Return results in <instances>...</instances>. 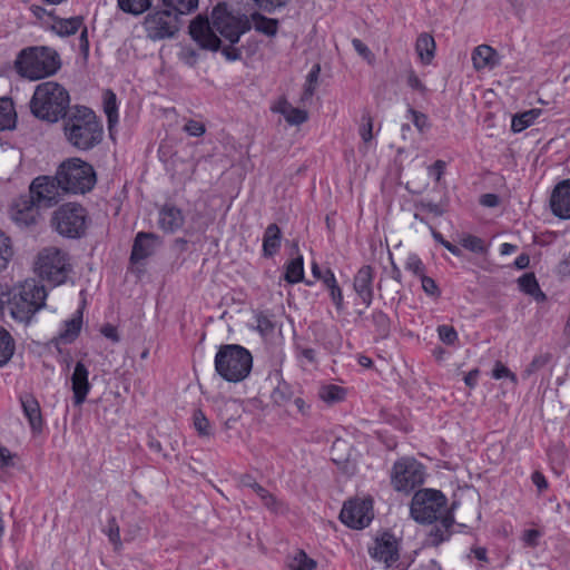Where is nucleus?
Here are the masks:
<instances>
[{
	"mask_svg": "<svg viewBox=\"0 0 570 570\" xmlns=\"http://www.w3.org/2000/svg\"><path fill=\"white\" fill-rule=\"evenodd\" d=\"M250 28L246 16H234L218 6L213 10V26L208 19L197 17L189 26V33L202 48L216 51L220 47L216 32L234 45Z\"/></svg>",
	"mask_w": 570,
	"mask_h": 570,
	"instance_id": "f257e3e1",
	"label": "nucleus"
},
{
	"mask_svg": "<svg viewBox=\"0 0 570 570\" xmlns=\"http://www.w3.org/2000/svg\"><path fill=\"white\" fill-rule=\"evenodd\" d=\"M63 134L67 141L75 148L89 150L102 141L104 128L92 110L87 107H76L65 118Z\"/></svg>",
	"mask_w": 570,
	"mask_h": 570,
	"instance_id": "f03ea898",
	"label": "nucleus"
},
{
	"mask_svg": "<svg viewBox=\"0 0 570 570\" xmlns=\"http://www.w3.org/2000/svg\"><path fill=\"white\" fill-rule=\"evenodd\" d=\"M70 106L68 90L56 81H45L36 87L30 100V110L35 117L48 122L66 118Z\"/></svg>",
	"mask_w": 570,
	"mask_h": 570,
	"instance_id": "7ed1b4c3",
	"label": "nucleus"
},
{
	"mask_svg": "<svg viewBox=\"0 0 570 570\" xmlns=\"http://www.w3.org/2000/svg\"><path fill=\"white\" fill-rule=\"evenodd\" d=\"M96 180H32L29 193L37 207H51L70 195L86 194Z\"/></svg>",
	"mask_w": 570,
	"mask_h": 570,
	"instance_id": "20e7f679",
	"label": "nucleus"
},
{
	"mask_svg": "<svg viewBox=\"0 0 570 570\" xmlns=\"http://www.w3.org/2000/svg\"><path fill=\"white\" fill-rule=\"evenodd\" d=\"M46 297L47 292L42 284L36 279H27L8 298L9 312L14 320L27 323L45 306Z\"/></svg>",
	"mask_w": 570,
	"mask_h": 570,
	"instance_id": "39448f33",
	"label": "nucleus"
},
{
	"mask_svg": "<svg viewBox=\"0 0 570 570\" xmlns=\"http://www.w3.org/2000/svg\"><path fill=\"white\" fill-rule=\"evenodd\" d=\"M60 68L58 53L47 47L23 49L16 60L18 73L30 80L53 75Z\"/></svg>",
	"mask_w": 570,
	"mask_h": 570,
	"instance_id": "423d86ee",
	"label": "nucleus"
},
{
	"mask_svg": "<svg viewBox=\"0 0 570 570\" xmlns=\"http://www.w3.org/2000/svg\"><path fill=\"white\" fill-rule=\"evenodd\" d=\"M252 365L249 351L236 344L220 346L215 356L216 372L228 382L237 383L246 379Z\"/></svg>",
	"mask_w": 570,
	"mask_h": 570,
	"instance_id": "0eeeda50",
	"label": "nucleus"
},
{
	"mask_svg": "<svg viewBox=\"0 0 570 570\" xmlns=\"http://www.w3.org/2000/svg\"><path fill=\"white\" fill-rule=\"evenodd\" d=\"M36 273L47 282L57 286L65 283L71 272L68 254L55 246L41 249L35 262Z\"/></svg>",
	"mask_w": 570,
	"mask_h": 570,
	"instance_id": "6e6552de",
	"label": "nucleus"
},
{
	"mask_svg": "<svg viewBox=\"0 0 570 570\" xmlns=\"http://www.w3.org/2000/svg\"><path fill=\"white\" fill-rule=\"evenodd\" d=\"M89 220L86 208L77 203H67L53 212L51 225L63 237L80 238L85 235Z\"/></svg>",
	"mask_w": 570,
	"mask_h": 570,
	"instance_id": "1a4fd4ad",
	"label": "nucleus"
},
{
	"mask_svg": "<svg viewBox=\"0 0 570 570\" xmlns=\"http://www.w3.org/2000/svg\"><path fill=\"white\" fill-rule=\"evenodd\" d=\"M410 512L420 523H432L440 518L451 514L446 508L445 495L438 490L423 489L412 498Z\"/></svg>",
	"mask_w": 570,
	"mask_h": 570,
	"instance_id": "9d476101",
	"label": "nucleus"
},
{
	"mask_svg": "<svg viewBox=\"0 0 570 570\" xmlns=\"http://www.w3.org/2000/svg\"><path fill=\"white\" fill-rule=\"evenodd\" d=\"M423 481V465L414 459H402L394 463L391 483L396 491L409 493Z\"/></svg>",
	"mask_w": 570,
	"mask_h": 570,
	"instance_id": "9b49d317",
	"label": "nucleus"
},
{
	"mask_svg": "<svg viewBox=\"0 0 570 570\" xmlns=\"http://www.w3.org/2000/svg\"><path fill=\"white\" fill-rule=\"evenodd\" d=\"M142 24L151 40L171 38L178 31V17L168 9L157 10L148 13Z\"/></svg>",
	"mask_w": 570,
	"mask_h": 570,
	"instance_id": "f8f14e48",
	"label": "nucleus"
},
{
	"mask_svg": "<svg viewBox=\"0 0 570 570\" xmlns=\"http://www.w3.org/2000/svg\"><path fill=\"white\" fill-rule=\"evenodd\" d=\"M341 521L350 528L363 529L373 519L371 500H350L340 513Z\"/></svg>",
	"mask_w": 570,
	"mask_h": 570,
	"instance_id": "ddd939ff",
	"label": "nucleus"
},
{
	"mask_svg": "<svg viewBox=\"0 0 570 570\" xmlns=\"http://www.w3.org/2000/svg\"><path fill=\"white\" fill-rule=\"evenodd\" d=\"M37 178H51L50 176L42 175ZM53 178L65 179H83V178H96L94 167L87 161L72 157L60 164L57 174Z\"/></svg>",
	"mask_w": 570,
	"mask_h": 570,
	"instance_id": "4468645a",
	"label": "nucleus"
},
{
	"mask_svg": "<svg viewBox=\"0 0 570 570\" xmlns=\"http://www.w3.org/2000/svg\"><path fill=\"white\" fill-rule=\"evenodd\" d=\"M368 551L373 559L390 567L399 559V542L393 534L385 532L375 539L374 546Z\"/></svg>",
	"mask_w": 570,
	"mask_h": 570,
	"instance_id": "2eb2a0df",
	"label": "nucleus"
},
{
	"mask_svg": "<svg viewBox=\"0 0 570 570\" xmlns=\"http://www.w3.org/2000/svg\"><path fill=\"white\" fill-rule=\"evenodd\" d=\"M73 404L81 405L91 389L89 371L82 362H77L70 377Z\"/></svg>",
	"mask_w": 570,
	"mask_h": 570,
	"instance_id": "dca6fc26",
	"label": "nucleus"
},
{
	"mask_svg": "<svg viewBox=\"0 0 570 570\" xmlns=\"http://www.w3.org/2000/svg\"><path fill=\"white\" fill-rule=\"evenodd\" d=\"M37 205L29 197H22L18 199L10 208L11 219L20 227H29L36 224L39 216Z\"/></svg>",
	"mask_w": 570,
	"mask_h": 570,
	"instance_id": "f3484780",
	"label": "nucleus"
},
{
	"mask_svg": "<svg viewBox=\"0 0 570 570\" xmlns=\"http://www.w3.org/2000/svg\"><path fill=\"white\" fill-rule=\"evenodd\" d=\"M552 213L563 219H570V180H560L550 197Z\"/></svg>",
	"mask_w": 570,
	"mask_h": 570,
	"instance_id": "a211bd4d",
	"label": "nucleus"
},
{
	"mask_svg": "<svg viewBox=\"0 0 570 570\" xmlns=\"http://www.w3.org/2000/svg\"><path fill=\"white\" fill-rule=\"evenodd\" d=\"M160 244L159 237L154 233L140 232L134 240L130 259L135 263L153 255Z\"/></svg>",
	"mask_w": 570,
	"mask_h": 570,
	"instance_id": "6ab92c4d",
	"label": "nucleus"
},
{
	"mask_svg": "<svg viewBox=\"0 0 570 570\" xmlns=\"http://www.w3.org/2000/svg\"><path fill=\"white\" fill-rule=\"evenodd\" d=\"M185 217L181 210L173 204H165L158 214V226L166 233H175L183 227Z\"/></svg>",
	"mask_w": 570,
	"mask_h": 570,
	"instance_id": "aec40b11",
	"label": "nucleus"
},
{
	"mask_svg": "<svg viewBox=\"0 0 570 570\" xmlns=\"http://www.w3.org/2000/svg\"><path fill=\"white\" fill-rule=\"evenodd\" d=\"M372 283L373 268L368 265L361 267L354 277L353 286L366 306H370L373 299Z\"/></svg>",
	"mask_w": 570,
	"mask_h": 570,
	"instance_id": "412c9836",
	"label": "nucleus"
},
{
	"mask_svg": "<svg viewBox=\"0 0 570 570\" xmlns=\"http://www.w3.org/2000/svg\"><path fill=\"white\" fill-rule=\"evenodd\" d=\"M273 111L281 114L291 126H299L308 119L306 110L293 107L286 99H281Z\"/></svg>",
	"mask_w": 570,
	"mask_h": 570,
	"instance_id": "4be33fe9",
	"label": "nucleus"
},
{
	"mask_svg": "<svg viewBox=\"0 0 570 570\" xmlns=\"http://www.w3.org/2000/svg\"><path fill=\"white\" fill-rule=\"evenodd\" d=\"M473 67L476 70L494 68L499 63L497 51L487 45L478 46L472 52Z\"/></svg>",
	"mask_w": 570,
	"mask_h": 570,
	"instance_id": "5701e85b",
	"label": "nucleus"
},
{
	"mask_svg": "<svg viewBox=\"0 0 570 570\" xmlns=\"http://www.w3.org/2000/svg\"><path fill=\"white\" fill-rule=\"evenodd\" d=\"M439 520L440 522L431 529L426 539V543L432 547H438L450 538V528L454 523L452 514H446Z\"/></svg>",
	"mask_w": 570,
	"mask_h": 570,
	"instance_id": "b1692460",
	"label": "nucleus"
},
{
	"mask_svg": "<svg viewBox=\"0 0 570 570\" xmlns=\"http://www.w3.org/2000/svg\"><path fill=\"white\" fill-rule=\"evenodd\" d=\"M20 400L23 413L28 419L32 431L39 432L42 426V417L38 401L31 395L22 396Z\"/></svg>",
	"mask_w": 570,
	"mask_h": 570,
	"instance_id": "393cba45",
	"label": "nucleus"
},
{
	"mask_svg": "<svg viewBox=\"0 0 570 570\" xmlns=\"http://www.w3.org/2000/svg\"><path fill=\"white\" fill-rule=\"evenodd\" d=\"M282 233L276 224L267 226L263 237V253L266 257L275 255L281 246Z\"/></svg>",
	"mask_w": 570,
	"mask_h": 570,
	"instance_id": "a878e982",
	"label": "nucleus"
},
{
	"mask_svg": "<svg viewBox=\"0 0 570 570\" xmlns=\"http://www.w3.org/2000/svg\"><path fill=\"white\" fill-rule=\"evenodd\" d=\"M82 325V312L77 311L76 315L66 321L62 331L59 333L57 340L60 343L69 344L72 343L79 335Z\"/></svg>",
	"mask_w": 570,
	"mask_h": 570,
	"instance_id": "bb28decb",
	"label": "nucleus"
},
{
	"mask_svg": "<svg viewBox=\"0 0 570 570\" xmlns=\"http://www.w3.org/2000/svg\"><path fill=\"white\" fill-rule=\"evenodd\" d=\"M243 405L237 400H223L218 407V416L229 426L242 416Z\"/></svg>",
	"mask_w": 570,
	"mask_h": 570,
	"instance_id": "cd10ccee",
	"label": "nucleus"
},
{
	"mask_svg": "<svg viewBox=\"0 0 570 570\" xmlns=\"http://www.w3.org/2000/svg\"><path fill=\"white\" fill-rule=\"evenodd\" d=\"M82 22L83 18L81 16L68 19L57 18L55 23L51 26V30L60 37H68L75 35L82 26Z\"/></svg>",
	"mask_w": 570,
	"mask_h": 570,
	"instance_id": "c85d7f7f",
	"label": "nucleus"
},
{
	"mask_svg": "<svg viewBox=\"0 0 570 570\" xmlns=\"http://www.w3.org/2000/svg\"><path fill=\"white\" fill-rule=\"evenodd\" d=\"M17 112L10 98H0V130L14 128Z\"/></svg>",
	"mask_w": 570,
	"mask_h": 570,
	"instance_id": "c756f323",
	"label": "nucleus"
},
{
	"mask_svg": "<svg viewBox=\"0 0 570 570\" xmlns=\"http://www.w3.org/2000/svg\"><path fill=\"white\" fill-rule=\"evenodd\" d=\"M415 50L424 65H429L435 51V41L432 36L422 33L419 36L415 45Z\"/></svg>",
	"mask_w": 570,
	"mask_h": 570,
	"instance_id": "7c9ffc66",
	"label": "nucleus"
},
{
	"mask_svg": "<svg viewBox=\"0 0 570 570\" xmlns=\"http://www.w3.org/2000/svg\"><path fill=\"white\" fill-rule=\"evenodd\" d=\"M520 289L532 296L537 302L546 301V294L540 289L538 281L533 273H527L518 279Z\"/></svg>",
	"mask_w": 570,
	"mask_h": 570,
	"instance_id": "2f4dec72",
	"label": "nucleus"
},
{
	"mask_svg": "<svg viewBox=\"0 0 570 570\" xmlns=\"http://www.w3.org/2000/svg\"><path fill=\"white\" fill-rule=\"evenodd\" d=\"M254 29L268 37H274L278 30V21L276 19L264 17L259 13L252 14Z\"/></svg>",
	"mask_w": 570,
	"mask_h": 570,
	"instance_id": "473e14b6",
	"label": "nucleus"
},
{
	"mask_svg": "<svg viewBox=\"0 0 570 570\" xmlns=\"http://www.w3.org/2000/svg\"><path fill=\"white\" fill-rule=\"evenodd\" d=\"M14 353V341L11 334L0 326V367L6 365Z\"/></svg>",
	"mask_w": 570,
	"mask_h": 570,
	"instance_id": "72a5a7b5",
	"label": "nucleus"
},
{
	"mask_svg": "<svg viewBox=\"0 0 570 570\" xmlns=\"http://www.w3.org/2000/svg\"><path fill=\"white\" fill-rule=\"evenodd\" d=\"M318 396L328 404L342 402L346 396V391L342 386L327 384L320 387Z\"/></svg>",
	"mask_w": 570,
	"mask_h": 570,
	"instance_id": "f704fd0d",
	"label": "nucleus"
},
{
	"mask_svg": "<svg viewBox=\"0 0 570 570\" xmlns=\"http://www.w3.org/2000/svg\"><path fill=\"white\" fill-rule=\"evenodd\" d=\"M540 109H530L520 115H515L512 118L511 129L514 132H520L525 128L530 127L534 120L540 116Z\"/></svg>",
	"mask_w": 570,
	"mask_h": 570,
	"instance_id": "c9c22d12",
	"label": "nucleus"
},
{
	"mask_svg": "<svg viewBox=\"0 0 570 570\" xmlns=\"http://www.w3.org/2000/svg\"><path fill=\"white\" fill-rule=\"evenodd\" d=\"M104 110L107 116L109 130L118 122L117 99L111 90L104 94Z\"/></svg>",
	"mask_w": 570,
	"mask_h": 570,
	"instance_id": "e433bc0d",
	"label": "nucleus"
},
{
	"mask_svg": "<svg viewBox=\"0 0 570 570\" xmlns=\"http://www.w3.org/2000/svg\"><path fill=\"white\" fill-rule=\"evenodd\" d=\"M153 0H117L119 9L126 13L139 16L151 7Z\"/></svg>",
	"mask_w": 570,
	"mask_h": 570,
	"instance_id": "4c0bfd02",
	"label": "nucleus"
},
{
	"mask_svg": "<svg viewBox=\"0 0 570 570\" xmlns=\"http://www.w3.org/2000/svg\"><path fill=\"white\" fill-rule=\"evenodd\" d=\"M284 278L289 284L302 282L304 278L303 257L298 256L286 265Z\"/></svg>",
	"mask_w": 570,
	"mask_h": 570,
	"instance_id": "58836bf2",
	"label": "nucleus"
},
{
	"mask_svg": "<svg viewBox=\"0 0 570 570\" xmlns=\"http://www.w3.org/2000/svg\"><path fill=\"white\" fill-rule=\"evenodd\" d=\"M324 285L328 288L331 298L335 304L336 308L341 309L343 306V294L331 269L325 271Z\"/></svg>",
	"mask_w": 570,
	"mask_h": 570,
	"instance_id": "ea45409f",
	"label": "nucleus"
},
{
	"mask_svg": "<svg viewBox=\"0 0 570 570\" xmlns=\"http://www.w3.org/2000/svg\"><path fill=\"white\" fill-rule=\"evenodd\" d=\"M193 425L200 438H210L214 434L213 426L202 410L194 411Z\"/></svg>",
	"mask_w": 570,
	"mask_h": 570,
	"instance_id": "a19ab883",
	"label": "nucleus"
},
{
	"mask_svg": "<svg viewBox=\"0 0 570 570\" xmlns=\"http://www.w3.org/2000/svg\"><path fill=\"white\" fill-rule=\"evenodd\" d=\"M164 6L174 10L176 14H185L198 7V0H163Z\"/></svg>",
	"mask_w": 570,
	"mask_h": 570,
	"instance_id": "79ce46f5",
	"label": "nucleus"
},
{
	"mask_svg": "<svg viewBox=\"0 0 570 570\" xmlns=\"http://www.w3.org/2000/svg\"><path fill=\"white\" fill-rule=\"evenodd\" d=\"M289 568L292 570H314L316 568V561L309 558L305 551L298 550L289 563Z\"/></svg>",
	"mask_w": 570,
	"mask_h": 570,
	"instance_id": "37998d69",
	"label": "nucleus"
},
{
	"mask_svg": "<svg viewBox=\"0 0 570 570\" xmlns=\"http://www.w3.org/2000/svg\"><path fill=\"white\" fill-rule=\"evenodd\" d=\"M273 402L279 406L287 404L293 397V391L285 382L279 383L272 392Z\"/></svg>",
	"mask_w": 570,
	"mask_h": 570,
	"instance_id": "c03bdc74",
	"label": "nucleus"
},
{
	"mask_svg": "<svg viewBox=\"0 0 570 570\" xmlns=\"http://www.w3.org/2000/svg\"><path fill=\"white\" fill-rule=\"evenodd\" d=\"M13 255L10 238L0 230V272L8 266Z\"/></svg>",
	"mask_w": 570,
	"mask_h": 570,
	"instance_id": "a18cd8bd",
	"label": "nucleus"
},
{
	"mask_svg": "<svg viewBox=\"0 0 570 570\" xmlns=\"http://www.w3.org/2000/svg\"><path fill=\"white\" fill-rule=\"evenodd\" d=\"M460 244L464 248L473 253L483 254L487 252V246L484 245V242L480 237H476L474 235H464L460 239Z\"/></svg>",
	"mask_w": 570,
	"mask_h": 570,
	"instance_id": "49530a36",
	"label": "nucleus"
},
{
	"mask_svg": "<svg viewBox=\"0 0 570 570\" xmlns=\"http://www.w3.org/2000/svg\"><path fill=\"white\" fill-rule=\"evenodd\" d=\"M105 533L109 538V541L112 543L114 548L116 550L120 549V547H121L120 529H119V525L114 517L108 520Z\"/></svg>",
	"mask_w": 570,
	"mask_h": 570,
	"instance_id": "de8ad7c7",
	"label": "nucleus"
},
{
	"mask_svg": "<svg viewBox=\"0 0 570 570\" xmlns=\"http://www.w3.org/2000/svg\"><path fill=\"white\" fill-rule=\"evenodd\" d=\"M372 321L376 327L377 333L385 337L390 332V320L387 315L381 311H376L372 315Z\"/></svg>",
	"mask_w": 570,
	"mask_h": 570,
	"instance_id": "09e8293b",
	"label": "nucleus"
},
{
	"mask_svg": "<svg viewBox=\"0 0 570 570\" xmlns=\"http://www.w3.org/2000/svg\"><path fill=\"white\" fill-rule=\"evenodd\" d=\"M405 268L420 278L425 275V267L417 255H410L407 257Z\"/></svg>",
	"mask_w": 570,
	"mask_h": 570,
	"instance_id": "8fccbe9b",
	"label": "nucleus"
},
{
	"mask_svg": "<svg viewBox=\"0 0 570 570\" xmlns=\"http://www.w3.org/2000/svg\"><path fill=\"white\" fill-rule=\"evenodd\" d=\"M256 322H257V326L256 328L263 334V335H266V334H269L274 331V323L273 321L271 320V316L266 313H257L256 315Z\"/></svg>",
	"mask_w": 570,
	"mask_h": 570,
	"instance_id": "3c124183",
	"label": "nucleus"
},
{
	"mask_svg": "<svg viewBox=\"0 0 570 570\" xmlns=\"http://www.w3.org/2000/svg\"><path fill=\"white\" fill-rule=\"evenodd\" d=\"M551 361V354L544 353L537 355L532 362L525 368V374L531 375L532 373L541 370Z\"/></svg>",
	"mask_w": 570,
	"mask_h": 570,
	"instance_id": "603ef678",
	"label": "nucleus"
},
{
	"mask_svg": "<svg viewBox=\"0 0 570 570\" xmlns=\"http://www.w3.org/2000/svg\"><path fill=\"white\" fill-rule=\"evenodd\" d=\"M438 333L440 340L448 345L454 344V342L458 340V333L454 330V327L449 325H441L438 327Z\"/></svg>",
	"mask_w": 570,
	"mask_h": 570,
	"instance_id": "864d4df0",
	"label": "nucleus"
},
{
	"mask_svg": "<svg viewBox=\"0 0 570 570\" xmlns=\"http://www.w3.org/2000/svg\"><path fill=\"white\" fill-rule=\"evenodd\" d=\"M183 129L191 137H200L206 132L205 125L194 119H189Z\"/></svg>",
	"mask_w": 570,
	"mask_h": 570,
	"instance_id": "5fc2aeb1",
	"label": "nucleus"
},
{
	"mask_svg": "<svg viewBox=\"0 0 570 570\" xmlns=\"http://www.w3.org/2000/svg\"><path fill=\"white\" fill-rule=\"evenodd\" d=\"M409 112L411 114L412 121L419 131L423 132L425 129H428L430 127L426 115H424L413 108H410Z\"/></svg>",
	"mask_w": 570,
	"mask_h": 570,
	"instance_id": "6e6d98bb",
	"label": "nucleus"
},
{
	"mask_svg": "<svg viewBox=\"0 0 570 570\" xmlns=\"http://www.w3.org/2000/svg\"><path fill=\"white\" fill-rule=\"evenodd\" d=\"M406 82L409 87L420 92L421 95H425L428 91L425 85L420 80L417 75L412 69L407 71Z\"/></svg>",
	"mask_w": 570,
	"mask_h": 570,
	"instance_id": "4d7b16f0",
	"label": "nucleus"
},
{
	"mask_svg": "<svg viewBox=\"0 0 570 570\" xmlns=\"http://www.w3.org/2000/svg\"><path fill=\"white\" fill-rule=\"evenodd\" d=\"M494 379L500 380L503 377L510 379L513 383H517V376L501 362H497L492 372Z\"/></svg>",
	"mask_w": 570,
	"mask_h": 570,
	"instance_id": "13d9d810",
	"label": "nucleus"
},
{
	"mask_svg": "<svg viewBox=\"0 0 570 570\" xmlns=\"http://www.w3.org/2000/svg\"><path fill=\"white\" fill-rule=\"evenodd\" d=\"M261 500L264 505L273 512H281L283 509V504L268 491L261 497Z\"/></svg>",
	"mask_w": 570,
	"mask_h": 570,
	"instance_id": "bf43d9fd",
	"label": "nucleus"
},
{
	"mask_svg": "<svg viewBox=\"0 0 570 570\" xmlns=\"http://www.w3.org/2000/svg\"><path fill=\"white\" fill-rule=\"evenodd\" d=\"M17 455L11 453L4 446H0V468H11L16 465Z\"/></svg>",
	"mask_w": 570,
	"mask_h": 570,
	"instance_id": "052dcab7",
	"label": "nucleus"
},
{
	"mask_svg": "<svg viewBox=\"0 0 570 570\" xmlns=\"http://www.w3.org/2000/svg\"><path fill=\"white\" fill-rule=\"evenodd\" d=\"M363 120L365 121L360 128V135L364 142H368L372 138L373 120L370 115H364Z\"/></svg>",
	"mask_w": 570,
	"mask_h": 570,
	"instance_id": "680f3d73",
	"label": "nucleus"
},
{
	"mask_svg": "<svg viewBox=\"0 0 570 570\" xmlns=\"http://www.w3.org/2000/svg\"><path fill=\"white\" fill-rule=\"evenodd\" d=\"M352 45L354 47V49L356 50V52L363 57L365 60H367L368 62H372L373 59H374V56L372 53V51L368 49V47L363 43L360 39H353L352 40Z\"/></svg>",
	"mask_w": 570,
	"mask_h": 570,
	"instance_id": "e2e57ef3",
	"label": "nucleus"
},
{
	"mask_svg": "<svg viewBox=\"0 0 570 570\" xmlns=\"http://www.w3.org/2000/svg\"><path fill=\"white\" fill-rule=\"evenodd\" d=\"M422 288L423 291L431 296H439L440 289L435 283V281L426 275L421 277Z\"/></svg>",
	"mask_w": 570,
	"mask_h": 570,
	"instance_id": "0e129e2a",
	"label": "nucleus"
},
{
	"mask_svg": "<svg viewBox=\"0 0 570 570\" xmlns=\"http://www.w3.org/2000/svg\"><path fill=\"white\" fill-rule=\"evenodd\" d=\"M479 203L484 207L494 208L500 205L501 199L497 194H483L480 196Z\"/></svg>",
	"mask_w": 570,
	"mask_h": 570,
	"instance_id": "69168bd1",
	"label": "nucleus"
},
{
	"mask_svg": "<svg viewBox=\"0 0 570 570\" xmlns=\"http://www.w3.org/2000/svg\"><path fill=\"white\" fill-rule=\"evenodd\" d=\"M446 163L444 160H436L428 169V175L434 178H441L445 174Z\"/></svg>",
	"mask_w": 570,
	"mask_h": 570,
	"instance_id": "338daca9",
	"label": "nucleus"
},
{
	"mask_svg": "<svg viewBox=\"0 0 570 570\" xmlns=\"http://www.w3.org/2000/svg\"><path fill=\"white\" fill-rule=\"evenodd\" d=\"M540 532L535 529H529L523 532L522 540L529 547L538 546V539L540 538Z\"/></svg>",
	"mask_w": 570,
	"mask_h": 570,
	"instance_id": "774afa93",
	"label": "nucleus"
}]
</instances>
